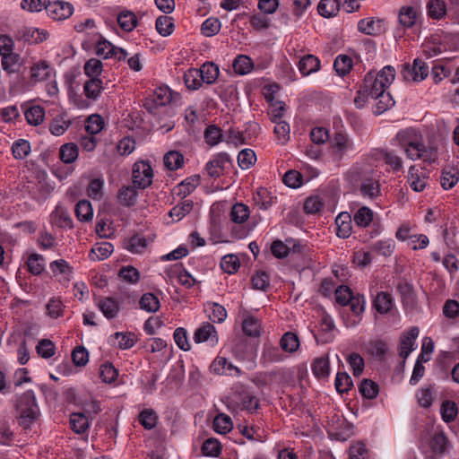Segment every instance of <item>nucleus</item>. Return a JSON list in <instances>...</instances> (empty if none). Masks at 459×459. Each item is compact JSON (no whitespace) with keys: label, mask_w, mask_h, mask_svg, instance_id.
Wrapping results in <instances>:
<instances>
[{"label":"nucleus","mask_w":459,"mask_h":459,"mask_svg":"<svg viewBox=\"0 0 459 459\" xmlns=\"http://www.w3.org/2000/svg\"><path fill=\"white\" fill-rule=\"evenodd\" d=\"M395 77V70L391 65L383 67L377 74L369 72L365 75L361 85V92L369 95L370 98L377 97L380 91H385L393 83Z\"/></svg>","instance_id":"1"},{"label":"nucleus","mask_w":459,"mask_h":459,"mask_svg":"<svg viewBox=\"0 0 459 459\" xmlns=\"http://www.w3.org/2000/svg\"><path fill=\"white\" fill-rule=\"evenodd\" d=\"M15 408L20 413L19 424L23 429H29L39 414V407L34 392L32 390L24 392L17 399Z\"/></svg>","instance_id":"2"},{"label":"nucleus","mask_w":459,"mask_h":459,"mask_svg":"<svg viewBox=\"0 0 459 459\" xmlns=\"http://www.w3.org/2000/svg\"><path fill=\"white\" fill-rule=\"evenodd\" d=\"M394 140L397 145L404 151L407 158L410 159L411 156H415L416 149L420 146L422 135L416 129L409 127L399 131Z\"/></svg>","instance_id":"3"},{"label":"nucleus","mask_w":459,"mask_h":459,"mask_svg":"<svg viewBox=\"0 0 459 459\" xmlns=\"http://www.w3.org/2000/svg\"><path fill=\"white\" fill-rule=\"evenodd\" d=\"M103 82L100 78H89L83 84V92L87 100L82 99L81 96L74 98V104L81 109L87 108L91 105V101H96L101 91H103Z\"/></svg>","instance_id":"4"},{"label":"nucleus","mask_w":459,"mask_h":459,"mask_svg":"<svg viewBox=\"0 0 459 459\" xmlns=\"http://www.w3.org/2000/svg\"><path fill=\"white\" fill-rule=\"evenodd\" d=\"M153 170L149 162L139 160L133 165L132 180L134 187L145 189L152 183Z\"/></svg>","instance_id":"5"},{"label":"nucleus","mask_w":459,"mask_h":459,"mask_svg":"<svg viewBox=\"0 0 459 459\" xmlns=\"http://www.w3.org/2000/svg\"><path fill=\"white\" fill-rule=\"evenodd\" d=\"M230 163L231 160L228 153L219 152L205 164L204 170L210 178H219L224 175Z\"/></svg>","instance_id":"6"},{"label":"nucleus","mask_w":459,"mask_h":459,"mask_svg":"<svg viewBox=\"0 0 459 459\" xmlns=\"http://www.w3.org/2000/svg\"><path fill=\"white\" fill-rule=\"evenodd\" d=\"M95 52L99 56H102L105 59L114 57L117 61H125L128 56L126 49L115 47L101 36L96 43Z\"/></svg>","instance_id":"7"},{"label":"nucleus","mask_w":459,"mask_h":459,"mask_svg":"<svg viewBox=\"0 0 459 459\" xmlns=\"http://www.w3.org/2000/svg\"><path fill=\"white\" fill-rule=\"evenodd\" d=\"M429 66L420 59H414L412 65H403L402 75L405 81L421 82L429 75Z\"/></svg>","instance_id":"8"},{"label":"nucleus","mask_w":459,"mask_h":459,"mask_svg":"<svg viewBox=\"0 0 459 459\" xmlns=\"http://www.w3.org/2000/svg\"><path fill=\"white\" fill-rule=\"evenodd\" d=\"M46 12L51 19L63 21L68 19L74 13V6L65 1H48Z\"/></svg>","instance_id":"9"},{"label":"nucleus","mask_w":459,"mask_h":459,"mask_svg":"<svg viewBox=\"0 0 459 459\" xmlns=\"http://www.w3.org/2000/svg\"><path fill=\"white\" fill-rule=\"evenodd\" d=\"M171 100L172 95L170 90L168 87H159L154 91L152 99L146 100L143 106L150 113L155 114L159 106H165L169 104Z\"/></svg>","instance_id":"10"},{"label":"nucleus","mask_w":459,"mask_h":459,"mask_svg":"<svg viewBox=\"0 0 459 459\" xmlns=\"http://www.w3.org/2000/svg\"><path fill=\"white\" fill-rule=\"evenodd\" d=\"M194 341L196 343L207 342L211 346L216 345L218 343V335L215 327L210 323H204L195 330Z\"/></svg>","instance_id":"11"},{"label":"nucleus","mask_w":459,"mask_h":459,"mask_svg":"<svg viewBox=\"0 0 459 459\" xmlns=\"http://www.w3.org/2000/svg\"><path fill=\"white\" fill-rule=\"evenodd\" d=\"M372 306L377 313L386 315L394 308V300L390 293L386 291H379L374 297Z\"/></svg>","instance_id":"12"},{"label":"nucleus","mask_w":459,"mask_h":459,"mask_svg":"<svg viewBox=\"0 0 459 459\" xmlns=\"http://www.w3.org/2000/svg\"><path fill=\"white\" fill-rule=\"evenodd\" d=\"M359 191L363 197L375 199L381 194L380 183L372 177L364 178L359 184Z\"/></svg>","instance_id":"13"},{"label":"nucleus","mask_w":459,"mask_h":459,"mask_svg":"<svg viewBox=\"0 0 459 459\" xmlns=\"http://www.w3.org/2000/svg\"><path fill=\"white\" fill-rule=\"evenodd\" d=\"M169 277H177L178 282L189 289L192 288L195 283L196 280L183 267L182 264H176L167 270Z\"/></svg>","instance_id":"14"},{"label":"nucleus","mask_w":459,"mask_h":459,"mask_svg":"<svg viewBox=\"0 0 459 459\" xmlns=\"http://www.w3.org/2000/svg\"><path fill=\"white\" fill-rule=\"evenodd\" d=\"M211 370L217 375L238 376L240 370L224 357H217L211 365Z\"/></svg>","instance_id":"15"},{"label":"nucleus","mask_w":459,"mask_h":459,"mask_svg":"<svg viewBox=\"0 0 459 459\" xmlns=\"http://www.w3.org/2000/svg\"><path fill=\"white\" fill-rule=\"evenodd\" d=\"M419 335V328L411 327L406 333L401 337L399 345V355L404 359L408 358L411 351L416 338Z\"/></svg>","instance_id":"16"},{"label":"nucleus","mask_w":459,"mask_h":459,"mask_svg":"<svg viewBox=\"0 0 459 459\" xmlns=\"http://www.w3.org/2000/svg\"><path fill=\"white\" fill-rule=\"evenodd\" d=\"M332 146L334 153L338 156L337 158L341 160L346 152L353 149V142L348 134L337 132L333 139Z\"/></svg>","instance_id":"17"},{"label":"nucleus","mask_w":459,"mask_h":459,"mask_svg":"<svg viewBox=\"0 0 459 459\" xmlns=\"http://www.w3.org/2000/svg\"><path fill=\"white\" fill-rule=\"evenodd\" d=\"M298 68L303 76H308L320 69V60L314 55L307 54L300 58Z\"/></svg>","instance_id":"18"},{"label":"nucleus","mask_w":459,"mask_h":459,"mask_svg":"<svg viewBox=\"0 0 459 459\" xmlns=\"http://www.w3.org/2000/svg\"><path fill=\"white\" fill-rule=\"evenodd\" d=\"M285 359V356L281 350L270 343H265L263 347L261 355V363L263 365H268L272 363L281 362Z\"/></svg>","instance_id":"19"},{"label":"nucleus","mask_w":459,"mask_h":459,"mask_svg":"<svg viewBox=\"0 0 459 459\" xmlns=\"http://www.w3.org/2000/svg\"><path fill=\"white\" fill-rule=\"evenodd\" d=\"M147 245V239L141 234H134L123 241V247L133 254L143 253Z\"/></svg>","instance_id":"20"},{"label":"nucleus","mask_w":459,"mask_h":459,"mask_svg":"<svg viewBox=\"0 0 459 459\" xmlns=\"http://www.w3.org/2000/svg\"><path fill=\"white\" fill-rule=\"evenodd\" d=\"M351 217L348 212H341L335 219L336 235L342 238H347L351 234Z\"/></svg>","instance_id":"21"},{"label":"nucleus","mask_w":459,"mask_h":459,"mask_svg":"<svg viewBox=\"0 0 459 459\" xmlns=\"http://www.w3.org/2000/svg\"><path fill=\"white\" fill-rule=\"evenodd\" d=\"M114 251V247L109 242L95 244L89 253L91 261H101L107 259Z\"/></svg>","instance_id":"22"},{"label":"nucleus","mask_w":459,"mask_h":459,"mask_svg":"<svg viewBox=\"0 0 459 459\" xmlns=\"http://www.w3.org/2000/svg\"><path fill=\"white\" fill-rule=\"evenodd\" d=\"M415 156H411L410 160H422L424 162L432 164L437 160V150L434 146H425L420 143V146L416 149Z\"/></svg>","instance_id":"23"},{"label":"nucleus","mask_w":459,"mask_h":459,"mask_svg":"<svg viewBox=\"0 0 459 459\" xmlns=\"http://www.w3.org/2000/svg\"><path fill=\"white\" fill-rule=\"evenodd\" d=\"M420 15V12L417 8L412 6H403L399 12V23L403 28H411L415 25Z\"/></svg>","instance_id":"24"},{"label":"nucleus","mask_w":459,"mask_h":459,"mask_svg":"<svg viewBox=\"0 0 459 459\" xmlns=\"http://www.w3.org/2000/svg\"><path fill=\"white\" fill-rule=\"evenodd\" d=\"M311 369L316 378H327L330 374V361L328 355L316 358L312 362Z\"/></svg>","instance_id":"25"},{"label":"nucleus","mask_w":459,"mask_h":459,"mask_svg":"<svg viewBox=\"0 0 459 459\" xmlns=\"http://www.w3.org/2000/svg\"><path fill=\"white\" fill-rule=\"evenodd\" d=\"M53 69L46 61H39L30 68V77L34 82H43L49 79Z\"/></svg>","instance_id":"26"},{"label":"nucleus","mask_w":459,"mask_h":459,"mask_svg":"<svg viewBox=\"0 0 459 459\" xmlns=\"http://www.w3.org/2000/svg\"><path fill=\"white\" fill-rule=\"evenodd\" d=\"M137 187L133 186H124L118 190L117 199L120 204L123 206L130 207L135 204L138 192Z\"/></svg>","instance_id":"27"},{"label":"nucleus","mask_w":459,"mask_h":459,"mask_svg":"<svg viewBox=\"0 0 459 459\" xmlns=\"http://www.w3.org/2000/svg\"><path fill=\"white\" fill-rule=\"evenodd\" d=\"M97 306L108 319L115 318L120 310L119 305L109 297L100 299Z\"/></svg>","instance_id":"28"},{"label":"nucleus","mask_w":459,"mask_h":459,"mask_svg":"<svg viewBox=\"0 0 459 459\" xmlns=\"http://www.w3.org/2000/svg\"><path fill=\"white\" fill-rule=\"evenodd\" d=\"M446 446L447 439L443 431L435 433L429 440V447L432 453L431 459H435L436 456L443 455Z\"/></svg>","instance_id":"29"},{"label":"nucleus","mask_w":459,"mask_h":459,"mask_svg":"<svg viewBox=\"0 0 459 459\" xmlns=\"http://www.w3.org/2000/svg\"><path fill=\"white\" fill-rule=\"evenodd\" d=\"M428 15L434 20H441L447 13L445 0H429L427 3Z\"/></svg>","instance_id":"30"},{"label":"nucleus","mask_w":459,"mask_h":459,"mask_svg":"<svg viewBox=\"0 0 459 459\" xmlns=\"http://www.w3.org/2000/svg\"><path fill=\"white\" fill-rule=\"evenodd\" d=\"M201 79L203 82L212 84L216 82L219 76V67L212 62L204 63L199 69Z\"/></svg>","instance_id":"31"},{"label":"nucleus","mask_w":459,"mask_h":459,"mask_svg":"<svg viewBox=\"0 0 459 459\" xmlns=\"http://www.w3.org/2000/svg\"><path fill=\"white\" fill-rule=\"evenodd\" d=\"M320 338L323 342H329L333 340V330L335 328L333 320L328 315H323L320 323Z\"/></svg>","instance_id":"32"},{"label":"nucleus","mask_w":459,"mask_h":459,"mask_svg":"<svg viewBox=\"0 0 459 459\" xmlns=\"http://www.w3.org/2000/svg\"><path fill=\"white\" fill-rule=\"evenodd\" d=\"M358 30L366 35H377L382 30V21L374 18L362 19L358 22Z\"/></svg>","instance_id":"33"},{"label":"nucleus","mask_w":459,"mask_h":459,"mask_svg":"<svg viewBox=\"0 0 459 459\" xmlns=\"http://www.w3.org/2000/svg\"><path fill=\"white\" fill-rule=\"evenodd\" d=\"M372 99L377 100L374 109V113L377 115H381L394 105L392 95L386 91H380L377 97H373Z\"/></svg>","instance_id":"34"},{"label":"nucleus","mask_w":459,"mask_h":459,"mask_svg":"<svg viewBox=\"0 0 459 459\" xmlns=\"http://www.w3.org/2000/svg\"><path fill=\"white\" fill-rule=\"evenodd\" d=\"M427 178L419 174V169L411 166L409 169L408 184L416 192H421L427 186Z\"/></svg>","instance_id":"35"},{"label":"nucleus","mask_w":459,"mask_h":459,"mask_svg":"<svg viewBox=\"0 0 459 459\" xmlns=\"http://www.w3.org/2000/svg\"><path fill=\"white\" fill-rule=\"evenodd\" d=\"M79 155L78 146L74 143L63 144L59 149V158L66 164L74 162Z\"/></svg>","instance_id":"36"},{"label":"nucleus","mask_w":459,"mask_h":459,"mask_svg":"<svg viewBox=\"0 0 459 459\" xmlns=\"http://www.w3.org/2000/svg\"><path fill=\"white\" fill-rule=\"evenodd\" d=\"M70 425L77 434L85 433L90 427V421L84 413L74 412L70 415Z\"/></svg>","instance_id":"37"},{"label":"nucleus","mask_w":459,"mask_h":459,"mask_svg":"<svg viewBox=\"0 0 459 459\" xmlns=\"http://www.w3.org/2000/svg\"><path fill=\"white\" fill-rule=\"evenodd\" d=\"M165 167L169 170H178L184 165V156L178 151H169L163 157Z\"/></svg>","instance_id":"38"},{"label":"nucleus","mask_w":459,"mask_h":459,"mask_svg":"<svg viewBox=\"0 0 459 459\" xmlns=\"http://www.w3.org/2000/svg\"><path fill=\"white\" fill-rule=\"evenodd\" d=\"M459 180V172L455 168H445L440 177V184L446 190L453 188Z\"/></svg>","instance_id":"39"},{"label":"nucleus","mask_w":459,"mask_h":459,"mask_svg":"<svg viewBox=\"0 0 459 459\" xmlns=\"http://www.w3.org/2000/svg\"><path fill=\"white\" fill-rule=\"evenodd\" d=\"M117 20L119 27L126 32L132 31L137 25V18L135 14L130 11L121 12Z\"/></svg>","instance_id":"40"},{"label":"nucleus","mask_w":459,"mask_h":459,"mask_svg":"<svg viewBox=\"0 0 459 459\" xmlns=\"http://www.w3.org/2000/svg\"><path fill=\"white\" fill-rule=\"evenodd\" d=\"M174 20L170 16L160 15L156 19L155 28L158 33L163 37H168L174 30Z\"/></svg>","instance_id":"41"},{"label":"nucleus","mask_w":459,"mask_h":459,"mask_svg":"<svg viewBox=\"0 0 459 459\" xmlns=\"http://www.w3.org/2000/svg\"><path fill=\"white\" fill-rule=\"evenodd\" d=\"M232 66L236 74L244 75L252 71L254 64L247 56L239 55L234 59Z\"/></svg>","instance_id":"42"},{"label":"nucleus","mask_w":459,"mask_h":459,"mask_svg":"<svg viewBox=\"0 0 459 459\" xmlns=\"http://www.w3.org/2000/svg\"><path fill=\"white\" fill-rule=\"evenodd\" d=\"M194 208V202L192 200H185L174 206L169 212V215L175 221H178L183 219Z\"/></svg>","instance_id":"43"},{"label":"nucleus","mask_w":459,"mask_h":459,"mask_svg":"<svg viewBox=\"0 0 459 459\" xmlns=\"http://www.w3.org/2000/svg\"><path fill=\"white\" fill-rule=\"evenodd\" d=\"M249 207L244 204H234L230 211V219L233 222L241 224L249 218Z\"/></svg>","instance_id":"44"},{"label":"nucleus","mask_w":459,"mask_h":459,"mask_svg":"<svg viewBox=\"0 0 459 459\" xmlns=\"http://www.w3.org/2000/svg\"><path fill=\"white\" fill-rule=\"evenodd\" d=\"M340 9L338 0H321L317 6V11L324 17H332L337 14Z\"/></svg>","instance_id":"45"},{"label":"nucleus","mask_w":459,"mask_h":459,"mask_svg":"<svg viewBox=\"0 0 459 459\" xmlns=\"http://www.w3.org/2000/svg\"><path fill=\"white\" fill-rule=\"evenodd\" d=\"M3 69L8 74H13L19 71L21 63L20 56L12 52L4 55L1 59Z\"/></svg>","instance_id":"46"},{"label":"nucleus","mask_w":459,"mask_h":459,"mask_svg":"<svg viewBox=\"0 0 459 459\" xmlns=\"http://www.w3.org/2000/svg\"><path fill=\"white\" fill-rule=\"evenodd\" d=\"M183 78L186 88L192 91L198 90L203 84V81L197 68H190L186 71Z\"/></svg>","instance_id":"47"},{"label":"nucleus","mask_w":459,"mask_h":459,"mask_svg":"<svg viewBox=\"0 0 459 459\" xmlns=\"http://www.w3.org/2000/svg\"><path fill=\"white\" fill-rule=\"evenodd\" d=\"M352 65V59L347 55H338L333 62V68L340 76L348 74Z\"/></svg>","instance_id":"48"},{"label":"nucleus","mask_w":459,"mask_h":459,"mask_svg":"<svg viewBox=\"0 0 459 459\" xmlns=\"http://www.w3.org/2000/svg\"><path fill=\"white\" fill-rule=\"evenodd\" d=\"M139 305L141 309L149 313H154L158 311L160 307L159 299L151 292L144 293L142 296L139 301Z\"/></svg>","instance_id":"49"},{"label":"nucleus","mask_w":459,"mask_h":459,"mask_svg":"<svg viewBox=\"0 0 459 459\" xmlns=\"http://www.w3.org/2000/svg\"><path fill=\"white\" fill-rule=\"evenodd\" d=\"M280 346L286 352H294L299 347V338L295 333L287 332L281 338Z\"/></svg>","instance_id":"50"},{"label":"nucleus","mask_w":459,"mask_h":459,"mask_svg":"<svg viewBox=\"0 0 459 459\" xmlns=\"http://www.w3.org/2000/svg\"><path fill=\"white\" fill-rule=\"evenodd\" d=\"M440 413L445 422L449 423L454 421L458 413L456 403L454 401H444L441 404Z\"/></svg>","instance_id":"51"},{"label":"nucleus","mask_w":459,"mask_h":459,"mask_svg":"<svg viewBox=\"0 0 459 459\" xmlns=\"http://www.w3.org/2000/svg\"><path fill=\"white\" fill-rule=\"evenodd\" d=\"M75 214L81 221H91L93 216L91 204L87 200L79 201L75 205Z\"/></svg>","instance_id":"52"},{"label":"nucleus","mask_w":459,"mask_h":459,"mask_svg":"<svg viewBox=\"0 0 459 459\" xmlns=\"http://www.w3.org/2000/svg\"><path fill=\"white\" fill-rule=\"evenodd\" d=\"M374 213L367 206L360 207L353 216V221L359 227H368L373 221Z\"/></svg>","instance_id":"53"},{"label":"nucleus","mask_w":459,"mask_h":459,"mask_svg":"<svg viewBox=\"0 0 459 459\" xmlns=\"http://www.w3.org/2000/svg\"><path fill=\"white\" fill-rule=\"evenodd\" d=\"M359 391L366 399H374L379 393L378 385L370 379H363L359 386Z\"/></svg>","instance_id":"54"},{"label":"nucleus","mask_w":459,"mask_h":459,"mask_svg":"<svg viewBox=\"0 0 459 459\" xmlns=\"http://www.w3.org/2000/svg\"><path fill=\"white\" fill-rule=\"evenodd\" d=\"M48 33L36 28H26L22 31V39L30 44H37L47 39Z\"/></svg>","instance_id":"55"},{"label":"nucleus","mask_w":459,"mask_h":459,"mask_svg":"<svg viewBox=\"0 0 459 459\" xmlns=\"http://www.w3.org/2000/svg\"><path fill=\"white\" fill-rule=\"evenodd\" d=\"M24 115L30 125L38 126L44 120L45 110L40 106H33L26 109Z\"/></svg>","instance_id":"56"},{"label":"nucleus","mask_w":459,"mask_h":459,"mask_svg":"<svg viewBox=\"0 0 459 459\" xmlns=\"http://www.w3.org/2000/svg\"><path fill=\"white\" fill-rule=\"evenodd\" d=\"M113 337L117 340V346L121 350H127L132 348L136 343L135 334L132 332H117Z\"/></svg>","instance_id":"57"},{"label":"nucleus","mask_w":459,"mask_h":459,"mask_svg":"<svg viewBox=\"0 0 459 459\" xmlns=\"http://www.w3.org/2000/svg\"><path fill=\"white\" fill-rule=\"evenodd\" d=\"M26 264L29 272L34 275H39L45 268V259L43 255L39 254L30 255Z\"/></svg>","instance_id":"58"},{"label":"nucleus","mask_w":459,"mask_h":459,"mask_svg":"<svg viewBox=\"0 0 459 459\" xmlns=\"http://www.w3.org/2000/svg\"><path fill=\"white\" fill-rule=\"evenodd\" d=\"M242 330L247 336L257 337L261 333V325L255 317L250 316L242 322Z\"/></svg>","instance_id":"59"},{"label":"nucleus","mask_w":459,"mask_h":459,"mask_svg":"<svg viewBox=\"0 0 459 459\" xmlns=\"http://www.w3.org/2000/svg\"><path fill=\"white\" fill-rule=\"evenodd\" d=\"M212 425L214 431L220 434H226L232 429L230 417L223 413L219 414L214 418Z\"/></svg>","instance_id":"60"},{"label":"nucleus","mask_w":459,"mask_h":459,"mask_svg":"<svg viewBox=\"0 0 459 459\" xmlns=\"http://www.w3.org/2000/svg\"><path fill=\"white\" fill-rule=\"evenodd\" d=\"M83 71L91 79L99 78L103 71L102 62L97 58H91L84 64Z\"/></svg>","instance_id":"61"},{"label":"nucleus","mask_w":459,"mask_h":459,"mask_svg":"<svg viewBox=\"0 0 459 459\" xmlns=\"http://www.w3.org/2000/svg\"><path fill=\"white\" fill-rule=\"evenodd\" d=\"M368 351L373 357L382 360L388 351V345L383 340L371 341L368 345Z\"/></svg>","instance_id":"62"},{"label":"nucleus","mask_w":459,"mask_h":459,"mask_svg":"<svg viewBox=\"0 0 459 459\" xmlns=\"http://www.w3.org/2000/svg\"><path fill=\"white\" fill-rule=\"evenodd\" d=\"M240 266L239 259L237 255L230 254L221 258V268L229 274L235 273Z\"/></svg>","instance_id":"63"},{"label":"nucleus","mask_w":459,"mask_h":459,"mask_svg":"<svg viewBox=\"0 0 459 459\" xmlns=\"http://www.w3.org/2000/svg\"><path fill=\"white\" fill-rule=\"evenodd\" d=\"M71 122L63 116H57L53 118L49 125V131L53 135L60 136L69 128Z\"/></svg>","instance_id":"64"}]
</instances>
